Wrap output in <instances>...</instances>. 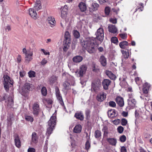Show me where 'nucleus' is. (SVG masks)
I'll return each mask as SVG.
<instances>
[{"label": "nucleus", "instance_id": "1", "mask_svg": "<svg viewBox=\"0 0 152 152\" xmlns=\"http://www.w3.org/2000/svg\"><path fill=\"white\" fill-rule=\"evenodd\" d=\"M94 39L93 38H89L86 41H83L81 42V45L83 47L90 53L95 52Z\"/></svg>", "mask_w": 152, "mask_h": 152}, {"label": "nucleus", "instance_id": "2", "mask_svg": "<svg viewBox=\"0 0 152 152\" xmlns=\"http://www.w3.org/2000/svg\"><path fill=\"white\" fill-rule=\"evenodd\" d=\"M56 116L53 115L48 122V127L47 128L46 134L49 136L52 133L56 125Z\"/></svg>", "mask_w": 152, "mask_h": 152}, {"label": "nucleus", "instance_id": "3", "mask_svg": "<svg viewBox=\"0 0 152 152\" xmlns=\"http://www.w3.org/2000/svg\"><path fill=\"white\" fill-rule=\"evenodd\" d=\"M4 81L3 84L4 87L7 91H8L10 85H12L13 83V80L10 79V77L6 74L4 75Z\"/></svg>", "mask_w": 152, "mask_h": 152}, {"label": "nucleus", "instance_id": "4", "mask_svg": "<svg viewBox=\"0 0 152 152\" xmlns=\"http://www.w3.org/2000/svg\"><path fill=\"white\" fill-rule=\"evenodd\" d=\"M96 38L99 41L102 42L104 38V30L102 28L98 29L95 34Z\"/></svg>", "mask_w": 152, "mask_h": 152}, {"label": "nucleus", "instance_id": "5", "mask_svg": "<svg viewBox=\"0 0 152 152\" xmlns=\"http://www.w3.org/2000/svg\"><path fill=\"white\" fill-rule=\"evenodd\" d=\"M128 107L129 109H132L134 108L137 104V101L135 99H134L132 96H129V99H128Z\"/></svg>", "mask_w": 152, "mask_h": 152}, {"label": "nucleus", "instance_id": "6", "mask_svg": "<svg viewBox=\"0 0 152 152\" xmlns=\"http://www.w3.org/2000/svg\"><path fill=\"white\" fill-rule=\"evenodd\" d=\"M31 86L29 83H25L22 89L20 90V92L22 95H24V94L28 93V91L30 90Z\"/></svg>", "mask_w": 152, "mask_h": 152}, {"label": "nucleus", "instance_id": "7", "mask_svg": "<svg viewBox=\"0 0 152 152\" xmlns=\"http://www.w3.org/2000/svg\"><path fill=\"white\" fill-rule=\"evenodd\" d=\"M101 87V84L99 81L93 82L92 84L91 87L95 92H97L100 89Z\"/></svg>", "mask_w": 152, "mask_h": 152}, {"label": "nucleus", "instance_id": "8", "mask_svg": "<svg viewBox=\"0 0 152 152\" xmlns=\"http://www.w3.org/2000/svg\"><path fill=\"white\" fill-rule=\"evenodd\" d=\"M87 69V67L85 65H82L79 67V70L78 72L79 74V77H82L86 72Z\"/></svg>", "mask_w": 152, "mask_h": 152}, {"label": "nucleus", "instance_id": "9", "mask_svg": "<svg viewBox=\"0 0 152 152\" xmlns=\"http://www.w3.org/2000/svg\"><path fill=\"white\" fill-rule=\"evenodd\" d=\"M106 94L102 91L99 93L96 96L97 100L99 102H102L106 99Z\"/></svg>", "mask_w": 152, "mask_h": 152}, {"label": "nucleus", "instance_id": "10", "mask_svg": "<svg viewBox=\"0 0 152 152\" xmlns=\"http://www.w3.org/2000/svg\"><path fill=\"white\" fill-rule=\"evenodd\" d=\"M33 113L35 116H37L39 112V105L37 103H34L33 105Z\"/></svg>", "mask_w": 152, "mask_h": 152}, {"label": "nucleus", "instance_id": "11", "mask_svg": "<svg viewBox=\"0 0 152 152\" xmlns=\"http://www.w3.org/2000/svg\"><path fill=\"white\" fill-rule=\"evenodd\" d=\"M47 21L52 27L55 26L56 24V21L54 18L52 16H49L47 18Z\"/></svg>", "mask_w": 152, "mask_h": 152}, {"label": "nucleus", "instance_id": "12", "mask_svg": "<svg viewBox=\"0 0 152 152\" xmlns=\"http://www.w3.org/2000/svg\"><path fill=\"white\" fill-rule=\"evenodd\" d=\"M115 101L120 107H123L124 105V99L121 96H118L116 97L115 99Z\"/></svg>", "mask_w": 152, "mask_h": 152}, {"label": "nucleus", "instance_id": "13", "mask_svg": "<svg viewBox=\"0 0 152 152\" xmlns=\"http://www.w3.org/2000/svg\"><path fill=\"white\" fill-rule=\"evenodd\" d=\"M14 140L15 144L16 146L18 148H19L21 146V142L20 141V138L18 135L15 134L14 135Z\"/></svg>", "mask_w": 152, "mask_h": 152}, {"label": "nucleus", "instance_id": "14", "mask_svg": "<svg viewBox=\"0 0 152 152\" xmlns=\"http://www.w3.org/2000/svg\"><path fill=\"white\" fill-rule=\"evenodd\" d=\"M56 94L57 99L59 100V102L61 105L63 104L62 96L61 95L59 89L58 88H55Z\"/></svg>", "mask_w": 152, "mask_h": 152}, {"label": "nucleus", "instance_id": "15", "mask_svg": "<svg viewBox=\"0 0 152 152\" xmlns=\"http://www.w3.org/2000/svg\"><path fill=\"white\" fill-rule=\"evenodd\" d=\"M111 81L108 79H104L102 82V84L104 88L107 90L108 89V86L110 85Z\"/></svg>", "mask_w": 152, "mask_h": 152}, {"label": "nucleus", "instance_id": "16", "mask_svg": "<svg viewBox=\"0 0 152 152\" xmlns=\"http://www.w3.org/2000/svg\"><path fill=\"white\" fill-rule=\"evenodd\" d=\"M108 117L110 118H114L118 114L115 110L111 109L109 110L107 112Z\"/></svg>", "mask_w": 152, "mask_h": 152}, {"label": "nucleus", "instance_id": "17", "mask_svg": "<svg viewBox=\"0 0 152 152\" xmlns=\"http://www.w3.org/2000/svg\"><path fill=\"white\" fill-rule=\"evenodd\" d=\"M68 14V9L67 6L65 5L61 11V16L62 18H65Z\"/></svg>", "mask_w": 152, "mask_h": 152}, {"label": "nucleus", "instance_id": "18", "mask_svg": "<svg viewBox=\"0 0 152 152\" xmlns=\"http://www.w3.org/2000/svg\"><path fill=\"white\" fill-rule=\"evenodd\" d=\"M63 90L65 93L67 94L68 91L70 89L69 83L66 81L64 82L63 84Z\"/></svg>", "mask_w": 152, "mask_h": 152}, {"label": "nucleus", "instance_id": "19", "mask_svg": "<svg viewBox=\"0 0 152 152\" xmlns=\"http://www.w3.org/2000/svg\"><path fill=\"white\" fill-rule=\"evenodd\" d=\"M99 7V5L98 4L96 3H92L91 7H89V10L91 12H92L97 10Z\"/></svg>", "mask_w": 152, "mask_h": 152}, {"label": "nucleus", "instance_id": "20", "mask_svg": "<svg viewBox=\"0 0 152 152\" xmlns=\"http://www.w3.org/2000/svg\"><path fill=\"white\" fill-rule=\"evenodd\" d=\"M108 29L109 32L115 34L117 31V29L115 25L112 24L109 25L108 27Z\"/></svg>", "mask_w": 152, "mask_h": 152}, {"label": "nucleus", "instance_id": "21", "mask_svg": "<svg viewBox=\"0 0 152 152\" xmlns=\"http://www.w3.org/2000/svg\"><path fill=\"white\" fill-rule=\"evenodd\" d=\"M63 42H71V36L68 31H66L65 32L64 39Z\"/></svg>", "mask_w": 152, "mask_h": 152}, {"label": "nucleus", "instance_id": "22", "mask_svg": "<svg viewBox=\"0 0 152 152\" xmlns=\"http://www.w3.org/2000/svg\"><path fill=\"white\" fill-rule=\"evenodd\" d=\"M78 7L81 12H85L87 9L86 4L83 2H80L78 5Z\"/></svg>", "mask_w": 152, "mask_h": 152}, {"label": "nucleus", "instance_id": "23", "mask_svg": "<svg viewBox=\"0 0 152 152\" xmlns=\"http://www.w3.org/2000/svg\"><path fill=\"white\" fill-rule=\"evenodd\" d=\"M29 14L31 16L35 19H37V14L34 9L30 8L29 9Z\"/></svg>", "mask_w": 152, "mask_h": 152}, {"label": "nucleus", "instance_id": "24", "mask_svg": "<svg viewBox=\"0 0 152 152\" xmlns=\"http://www.w3.org/2000/svg\"><path fill=\"white\" fill-rule=\"evenodd\" d=\"M33 51H31L30 53H29L27 54L26 55L25 57L26 61L28 63L30 61H31L33 59Z\"/></svg>", "mask_w": 152, "mask_h": 152}, {"label": "nucleus", "instance_id": "25", "mask_svg": "<svg viewBox=\"0 0 152 152\" xmlns=\"http://www.w3.org/2000/svg\"><path fill=\"white\" fill-rule=\"evenodd\" d=\"M107 141L110 145L113 146H115L117 142L116 139L114 138H107Z\"/></svg>", "mask_w": 152, "mask_h": 152}, {"label": "nucleus", "instance_id": "26", "mask_svg": "<svg viewBox=\"0 0 152 152\" xmlns=\"http://www.w3.org/2000/svg\"><path fill=\"white\" fill-rule=\"evenodd\" d=\"M38 137L37 133L35 132H33L31 135V141L34 143H36L38 142Z\"/></svg>", "mask_w": 152, "mask_h": 152}, {"label": "nucleus", "instance_id": "27", "mask_svg": "<svg viewBox=\"0 0 152 152\" xmlns=\"http://www.w3.org/2000/svg\"><path fill=\"white\" fill-rule=\"evenodd\" d=\"M83 59V58L82 56H77L73 58L72 61L75 63H78L81 62Z\"/></svg>", "mask_w": 152, "mask_h": 152}, {"label": "nucleus", "instance_id": "28", "mask_svg": "<svg viewBox=\"0 0 152 152\" xmlns=\"http://www.w3.org/2000/svg\"><path fill=\"white\" fill-rule=\"evenodd\" d=\"M106 74L110 79L113 80H115V79L116 78V76L111 71H107L106 72Z\"/></svg>", "mask_w": 152, "mask_h": 152}, {"label": "nucleus", "instance_id": "29", "mask_svg": "<svg viewBox=\"0 0 152 152\" xmlns=\"http://www.w3.org/2000/svg\"><path fill=\"white\" fill-rule=\"evenodd\" d=\"M81 126L80 124L77 125L74 128L73 132L77 133H79L81 132Z\"/></svg>", "mask_w": 152, "mask_h": 152}, {"label": "nucleus", "instance_id": "30", "mask_svg": "<svg viewBox=\"0 0 152 152\" xmlns=\"http://www.w3.org/2000/svg\"><path fill=\"white\" fill-rule=\"evenodd\" d=\"M70 43H71L69 42H63V50L64 51L66 52L68 50L69 48V47Z\"/></svg>", "mask_w": 152, "mask_h": 152}, {"label": "nucleus", "instance_id": "31", "mask_svg": "<svg viewBox=\"0 0 152 152\" xmlns=\"http://www.w3.org/2000/svg\"><path fill=\"white\" fill-rule=\"evenodd\" d=\"M42 8L41 5V2L40 1H36L35 5L34 7V8L35 10H38Z\"/></svg>", "mask_w": 152, "mask_h": 152}, {"label": "nucleus", "instance_id": "32", "mask_svg": "<svg viewBox=\"0 0 152 152\" xmlns=\"http://www.w3.org/2000/svg\"><path fill=\"white\" fill-rule=\"evenodd\" d=\"M75 116L77 118L80 119L81 121L83 120L84 118L83 114L81 112L76 113Z\"/></svg>", "mask_w": 152, "mask_h": 152}, {"label": "nucleus", "instance_id": "33", "mask_svg": "<svg viewBox=\"0 0 152 152\" xmlns=\"http://www.w3.org/2000/svg\"><path fill=\"white\" fill-rule=\"evenodd\" d=\"M99 61L103 66H105L106 65L107 62L106 59L104 56H101Z\"/></svg>", "mask_w": 152, "mask_h": 152}, {"label": "nucleus", "instance_id": "34", "mask_svg": "<svg viewBox=\"0 0 152 152\" xmlns=\"http://www.w3.org/2000/svg\"><path fill=\"white\" fill-rule=\"evenodd\" d=\"M57 80V77L54 76H53L51 77L49 80V83L51 85L53 84Z\"/></svg>", "mask_w": 152, "mask_h": 152}, {"label": "nucleus", "instance_id": "35", "mask_svg": "<svg viewBox=\"0 0 152 152\" xmlns=\"http://www.w3.org/2000/svg\"><path fill=\"white\" fill-rule=\"evenodd\" d=\"M128 45L129 43L127 41H124L120 42L119 45L121 48L125 49L126 48V46Z\"/></svg>", "mask_w": 152, "mask_h": 152}, {"label": "nucleus", "instance_id": "36", "mask_svg": "<svg viewBox=\"0 0 152 152\" xmlns=\"http://www.w3.org/2000/svg\"><path fill=\"white\" fill-rule=\"evenodd\" d=\"M121 51L124 58H128L129 56V52L128 51H126L123 50H121Z\"/></svg>", "mask_w": 152, "mask_h": 152}, {"label": "nucleus", "instance_id": "37", "mask_svg": "<svg viewBox=\"0 0 152 152\" xmlns=\"http://www.w3.org/2000/svg\"><path fill=\"white\" fill-rule=\"evenodd\" d=\"M101 132L99 130H97L95 131L94 136L96 138H98L101 136Z\"/></svg>", "mask_w": 152, "mask_h": 152}, {"label": "nucleus", "instance_id": "38", "mask_svg": "<svg viewBox=\"0 0 152 152\" xmlns=\"http://www.w3.org/2000/svg\"><path fill=\"white\" fill-rule=\"evenodd\" d=\"M107 129V126H104L103 127L102 130L104 132V137H107V134L108 132Z\"/></svg>", "mask_w": 152, "mask_h": 152}, {"label": "nucleus", "instance_id": "39", "mask_svg": "<svg viewBox=\"0 0 152 152\" xmlns=\"http://www.w3.org/2000/svg\"><path fill=\"white\" fill-rule=\"evenodd\" d=\"M73 34L74 37L76 38L79 37L80 34L79 32L77 30H74L73 31Z\"/></svg>", "mask_w": 152, "mask_h": 152}, {"label": "nucleus", "instance_id": "40", "mask_svg": "<svg viewBox=\"0 0 152 152\" xmlns=\"http://www.w3.org/2000/svg\"><path fill=\"white\" fill-rule=\"evenodd\" d=\"M41 93L43 95L45 96L47 94V90L45 87H43L41 89Z\"/></svg>", "mask_w": 152, "mask_h": 152}, {"label": "nucleus", "instance_id": "41", "mask_svg": "<svg viewBox=\"0 0 152 152\" xmlns=\"http://www.w3.org/2000/svg\"><path fill=\"white\" fill-rule=\"evenodd\" d=\"M110 8L109 7H106L104 9V12L106 15H109L110 12Z\"/></svg>", "mask_w": 152, "mask_h": 152}, {"label": "nucleus", "instance_id": "42", "mask_svg": "<svg viewBox=\"0 0 152 152\" xmlns=\"http://www.w3.org/2000/svg\"><path fill=\"white\" fill-rule=\"evenodd\" d=\"M28 75L30 77H34L35 76V72L32 71H30L28 72Z\"/></svg>", "mask_w": 152, "mask_h": 152}, {"label": "nucleus", "instance_id": "43", "mask_svg": "<svg viewBox=\"0 0 152 152\" xmlns=\"http://www.w3.org/2000/svg\"><path fill=\"white\" fill-rule=\"evenodd\" d=\"M111 42L112 43L114 44H116L118 43V41L117 38L116 37H113L111 39Z\"/></svg>", "mask_w": 152, "mask_h": 152}, {"label": "nucleus", "instance_id": "44", "mask_svg": "<svg viewBox=\"0 0 152 152\" xmlns=\"http://www.w3.org/2000/svg\"><path fill=\"white\" fill-rule=\"evenodd\" d=\"M25 118L26 121L31 122H33L34 120L33 118L30 116H25Z\"/></svg>", "mask_w": 152, "mask_h": 152}, {"label": "nucleus", "instance_id": "45", "mask_svg": "<svg viewBox=\"0 0 152 152\" xmlns=\"http://www.w3.org/2000/svg\"><path fill=\"white\" fill-rule=\"evenodd\" d=\"M119 35L120 37L123 39H126L127 37V34L126 33L120 34Z\"/></svg>", "mask_w": 152, "mask_h": 152}, {"label": "nucleus", "instance_id": "46", "mask_svg": "<svg viewBox=\"0 0 152 152\" xmlns=\"http://www.w3.org/2000/svg\"><path fill=\"white\" fill-rule=\"evenodd\" d=\"M109 105L110 106L113 107H115L116 106L115 103L113 101H110L109 102Z\"/></svg>", "mask_w": 152, "mask_h": 152}, {"label": "nucleus", "instance_id": "47", "mask_svg": "<svg viewBox=\"0 0 152 152\" xmlns=\"http://www.w3.org/2000/svg\"><path fill=\"white\" fill-rule=\"evenodd\" d=\"M8 101L9 102V104H10V105H12L13 104V100L12 96H10L9 97Z\"/></svg>", "mask_w": 152, "mask_h": 152}, {"label": "nucleus", "instance_id": "48", "mask_svg": "<svg viewBox=\"0 0 152 152\" xmlns=\"http://www.w3.org/2000/svg\"><path fill=\"white\" fill-rule=\"evenodd\" d=\"M139 5H140L141 7H137V8H136V10L135 11V12H136L137 10H139V11L140 12L142 10V8H143V4L142 3H141L139 4Z\"/></svg>", "mask_w": 152, "mask_h": 152}, {"label": "nucleus", "instance_id": "49", "mask_svg": "<svg viewBox=\"0 0 152 152\" xmlns=\"http://www.w3.org/2000/svg\"><path fill=\"white\" fill-rule=\"evenodd\" d=\"M126 137L125 136L123 135L121 136L120 138V140L121 142H124L126 141Z\"/></svg>", "mask_w": 152, "mask_h": 152}, {"label": "nucleus", "instance_id": "50", "mask_svg": "<svg viewBox=\"0 0 152 152\" xmlns=\"http://www.w3.org/2000/svg\"><path fill=\"white\" fill-rule=\"evenodd\" d=\"M90 147V144L89 141L88 140L86 141L85 144V148L88 150Z\"/></svg>", "mask_w": 152, "mask_h": 152}, {"label": "nucleus", "instance_id": "51", "mask_svg": "<svg viewBox=\"0 0 152 152\" xmlns=\"http://www.w3.org/2000/svg\"><path fill=\"white\" fill-rule=\"evenodd\" d=\"M91 113L90 110L89 109H87L86 111V115L87 118H88L90 117V114Z\"/></svg>", "mask_w": 152, "mask_h": 152}, {"label": "nucleus", "instance_id": "52", "mask_svg": "<svg viewBox=\"0 0 152 152\" xmlns=\"http://www.w3.org/2000/svg\"><path fill=\"white\" fill-rule=\"evenodd\" d=\"M118 132L120 133H121L124 131V128L121 126H119L117 128Z\"/></svg>", "mask_w": 152, "mask_h": 152}, {"label": "nucleus", "instance_id": "53", "mask_svg": "<svg viewBox=\"0 0 152 152\" xmlns=\"http://www.w3.org/2000/svg\"><path fill=\"white\" fill-rule=\"evenodd\" d=\"M127 121L125 118H123L121 120V124L123 126H125L127 123Z\"/></svg>", "mask_w": 152, "mask_h": 152}, {"label": "nucleus", "instance_id": "54", "mask_svg": "<svg viewBox=\"0 0 152 152\" xmlns=\"http://www.w3.org/2000/svg\"><path fill=\"white\" fill-rule=\"evenodd\" d=\"M32 51H31L30 50H27L25 48H23V53L25 54V55L29 53Z\"/></svg>", "mask_w": 152, "mask_h": 152}, {"label": "nucleus", "instance_id": "55", "mask_svg": "<svg viewBox=\"0 0 152 152\" xmlns=\"http://www.w3.org/2000/svg\"><path fill=\"white\" fill-rule=\"evenodd\" d=\"M77 44V42L76 41H73L72 42V45L71 48L72 50H74L75 48V45Z\"/></svg>", "mask_w": 152, "mask_h": 152}, {"label": "nucleus", "instance_id": "56", "mask_svg": "<svg viewBox=\"0 0 152 152\" xmlns=\"http://www.w3.org/2000/svg\"><path fill=\"white\" fill-rule=\"evenodd\" d=\"M48 62L47 60H45V58H44L41 62V64L42 65H44L46 64Z\"/></svg>", "mask_w": 152, "mask_h": 152}, {"label": "nucleus", "instance_id": "57", "mask_svg": "<svg viewBox=\"0 0 152 152\" xmlns=\"http://www.w3.org/2000/svg\"><path fill=\"white\" fill-rule=\"evenodd\" d=\"M35 149L32 148H29L28 149V152H35Z\"/></svg>", "mask_w": 152, "mask_h": 152}, {"label": "nucleus", "instance_id": "58", "mask_svg": "<svg viewBox=\"0 0 152 152\" xmlns=\"http://www.w3.org/2000/svg\"><path fill=\"white\" fill-rule=\"evenodd\" d=\"M99 3L100 4H102L104 3L108 2L109 0H98Z\"/></svg>", "mask_w": 152, "mask_h": 152}, {"label": "nucleus", "instance_id": "59", "mask_svg": "<svg viewBox=\"0 0 152 152\" xmlns=\"http://www.w3.org/2000/svg\"><path fill=\"white\" fill-rule=\"evenodd\" d=\"M149 89L148 88L144 87L143 88V93L145 94L148 93Z\"/></svg>", "mask_w": 152, "mask_h": 152}, {"label": "nucleus", "instance_id": "60", "mask_svg": "<svg viewBox=\"0 0 152 152\" xmlns=\"http://www.w3.org/2000/svg\"><path fill=\"white\" fill-rule=\"evenodd\" d=\"M110 20L111 22L114 24L117 23V20L116 19L111 18Z\"/></svg>", "mask_w": 152, "mask_h": 152}, {"label": "nucleus", "instance_id": "61", "mask_svg": "<svg viewBox=\"0 0 152 152\" xmlns=\"http://www.w3.org/2000/svg\"><path fill=\"white\" fill-rule=\"evenodd\" d=\"M150 85L147 83H146L144 86V87L147 88L149 89L150 88Z\"/></svg>", "mask_w": 152, "mask_h": 152}, {"label": "nucleus", "instance_id": "62", "mask_svg": "<svg viewBox=\"0 0 152 152\" xmlns=\"http://www.w3.org/2000/svg\"><path fill=\"white\" fill-rule=\"evenodd\" d=\"M121 114L124 117H126L127 116L128 113L127 112L123 111L122 112Z\"/></svg>", "mask_w": 152, "mask_h": 152}, {"label": "nucleus", "instance_id": "63", "mask_svg": "<svg viewBox=\"0 0 152 152\" xmlns=\"http://www.w3.org/2000/svg\"><path fill=\"white\" fill-rule=\"evenodd\" d=\"M121 152H126V149L124 146H123L121 148Z\"/></svg>", "mask_w": 152, "mask_h": 152}, {"label": "nucleus", "instance_id": "64", "mask_svg": "<svg viewBox=\"0 0 152 152\" xmlns=\"http://www.w3.org/2000/svg\"><path fill=\"white\" fill-rule=\"evenodd\" d=\"M21 61V56L20 55H18L17 58V62L20 63Z\"/></svg>", "mask_w": 152, "mask_h": 152}]
</instances>
